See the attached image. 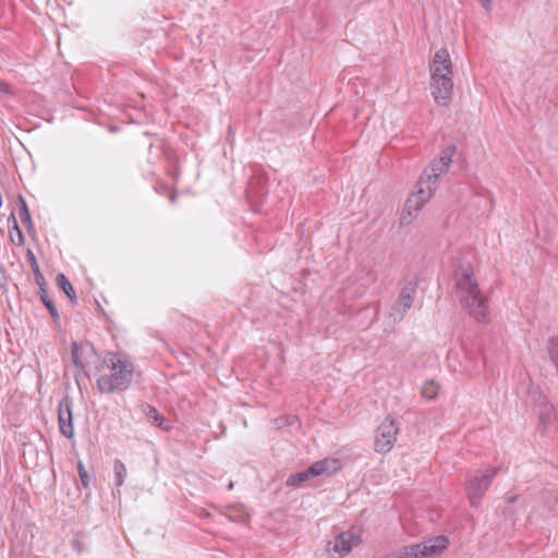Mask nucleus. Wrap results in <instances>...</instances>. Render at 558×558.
<instances>
[{
	"mask_svg": "<svg viewBox=\"0 0 558 558\" xmlns=\"http://www.w3.org/2000/svg\"><path fill=\"white\" fill-rule=\"evenodd\" d=\"M449 545L444 535L427 538L418 544L404 546L397 553L398 558H434L439 556Z\"/></svg>",
	"mask_w": 558,
	"mask_h": 558,
	"instance_id": "obj_5",
	"label": "nucleus"
},
{
	"mask_svg": "<svg viewBox=\"0 0 558 558\" xmlns=\"http://www.w3.org/2000/svg\"><path fill=\"white\" fill-rule=\"evenodd\" d=\"M19 217L23 225L27 227L28 230L33 229L32 217L27 207V204L22 195H19Z\"/></svg>",
	"mask_w": 558,
	"mask_h": 558,
	"instance_id": "obj_17",
	"label": "nucleus"
},
{
	"mask_svg": "<svg viewBox=\"0 0 558 558\" xmlns=\"http://www.w3.org/2000/svg\"><path fill=\"white\" fill-rule=\"evenodd\" d=\"M499 468L494 466L478 471L466 482L468 498L472 507H478L483 496L490 486L493 478L498 474Z\"/></svg>",
	"mask_w": 558,
	"mask_h": 558,
	"instance_id": "obj_6",
	"label": "nucleus"
},
{
	"mask_svg": "<svg viewBox=\"0 0 558 558\" xmlns=\"http://www.w3.org/2000/svg\"><path fill=\"white\" fill-rule=\"evenodd\" d=\"M315 475L310 473V468L306 471L298 472L295 474H291L287 478V486H294L299 487L301 486L305 481H307L310 477H314Z\"/></svg>",
	"mask_w": 558,
	"mask_h": 558,
	"instance_id": "obj_19",
	"label": "nucleus"
},
{
	"mask_svg": "<svg viewBox=\"0 0 558 558\" xmlns=\"http://www.w3.org/2000/svg\"><path fill=\"white\" fill-rule=\"evenodd\" d=\"M454 151L456 148L453 146H448L441 151L439 158L432 160L429 166L423 171L415 190L429 191L430 198L437 189L438 179L448 172Z\"/></svg>",
	"mask_w": 558,
	"mask_h": 558,
	"instance_id": "obj_4",
	"label": "nucleus"
},
{
	"mask_svg": "<svg viewBox=\"0 0 558 558\" xmlns=\"http://www.w3.org/2000/svg\"><path fill=\"white\" fill-rule=\"evenodd\" d=\"M8 223L10 227L9 236H10L11 242L17 246L23 245L25 239H24V235H23L20 227L17 226V221H16L14 214H12L8 218Z\"/></svg>",
	"mask_w": 558,
	"mask_h": 558,
	"instance_id": "obj_16",
	"label": "nucleus"
},
{
	"mask_svg": "<svg viewBox=\"0 0 558 558\" xmlns=\"http://www.w3.org/2000/svg\"><path fill=\"white\" fill-rule=\"evenodd\" d=\"M143 412L151 423L165 429H169L168 426H162L163 417L158 413V411L154 407L145 404L143 405Z\"/></svg>",
	"mask_w": 558,
	"mask_h": 558,
	"instance_id": "obj_18",
	"label": "nucleus"
},
{
	"mask_svg": "<svg viewBox=\"0 0 558 558\" xmlns=\"http://www.w3.org/2000/svg\"><path fill=\"white\" fill-rule=\"evenodd\" d=\"M0 93L1 94H8L9 93V85L0 78Z\"/></svg>",
	"mask_w": 558,
	"mask_h": 558,
	"instance_id": "obj_28",
	"label": "nucleus"
},
{
	"mask_svg": "<svg viewBox=\"0 0 558 558\" xmlns=\"http://www.w3.org/2000/svg\"><path fill=\"white\" fill-rule=\"evenodd\" d=\"M57 282H58L59 287L62 289V291L66 294V296L71 301L76 300V294L73 289V286L71 284V282L68 280V278L63 274H59L57 276Z\"/></svg>",
	"mask_w": 558,
	"mask_h": 558,
	"instance_id": "obj_20",
	"label": "nucleus"
},
{
	"mask_svg": "<svg viewBox=\"0 0 558 558\" xmlns=\"http://www.w3.org/2000/svg\"><path fill=\"white\" fill-rule=\"evenodd\" d=\"M26 256H27V260H28V263H29V265H31V267L33 269V272L35 275L36 281L41 287L43 282H44V276L40 272V269H39L38 263L36 260L35 254L33 253V251L27 250Z\"/></svg>",
	"mask_w": 558,
	"mask_h": 558,
	"instance_id": "obj_23",
	"label": "nucleus"
},
{
	"mask_svg": "<svg viewBox=\"0 0 558 558\" xmlns=\"http://www.w3.org/2000/svg\"><path fill=\"white\" fill-rule=\"evenodd\" d=\"M341 469V462L337 458H326L324 460L317 461L310 466V473L319 476V475H331L338 470Z\"/></svg>",
	"mask_w": 558,
	"mask_h": 558,
	"instance_id": "obj_13",
	"label": "nucleus"
},
{
	"mask_svg": "<svg viewBox=\"0 0 558 558\" xmlns=\"http://www.w3.org/2000/svg\"><path fill=\"white\" fill-rule=\"evenodd\" d=\"M399 428L393 420L387 417L377 428L375 437V450L377 452H388L393 447Z\"/></svg>",
	"mask_w": 558,
	"mask_h": 558,
	"instance_id": "obj_8",
	"label": "nucleus"
},
{
	"mask_svg": "<svg viewBox=\"0 0 558 558\" xmlns=\"http://www.w3.org/2000/svg\"><path fill=\"white\" fill-rule=\"evenodd\" d=\"M232 487H233V483H232V482H230V483H229V488L231 489Z\"/></svg>",
	"mask_w": 558,
	"mask_h": 558,
	"instance_id": "obj_31",
	"label": "nucleus"
},
{
	"mask_svg": "<svg viewBox=\"0 0 558 558\" xmlns=\"http://www.w3.org/2000/svg\"><path fill=\"white\" fill-rule=\"evenodd\" d=\"M416 292V286L412 282H408L401 290L398 300L391 306L389 311V318L395 323L400 322L405 313L411 308L413 299Z\"/></svg>",
	"mask_w": 558,
	"mask_h": 558,
	"instance_id": "obj_9",
	"label": "nucleus"
},
{
	"mask_svg": "<svg viewBox=\"0 0 558 558\" xmlns=\"http://www.w3.org/2000/svg\"><path fill=\"white\" fill-rule=\"evenodd\" d=\"M40 288H43V286ZM41 291H43V294H41L43 303L46 305V307L49 310L50 314L54 318L58 317V313H57L56 307L53 306L52 301L47 296V294L45 293L44 289H41Z\"/></svg>",
	"mask_w": 558,
	"mask_h": 558,
	"instance_id": "obj_24",
	"label": "nucleus"
},
{
	"mask_svg": "<svg viewBox=\"0 0 558 558\" xmlns=\"http://www.w3.org/2000/svg\"><path fill=\"white\" fill-rule=\"evenodd\" d=\"M452 62L447 49H439L430 64V92L438 106L446 107L452 99Z\"/></svg>",
	"mask_w": 558,
	"mask_h": 558,
	"instance_id": "obj_3",
	"label": "nucleus"
},
{
	"mask_svg": "<svg viewBox=\"0 0 558 558\" xmlns=\"http://www.w3.org/2000/svg\"><path fill=\"white\" fill-rule=\"evenodd\" d=\"M113 471H114V478H116V485L122 486L124 484V481L128 475V471L123 462L120 460H116L113 464Z\"/></svg>",
	"mask_w": 558,
	"mask_h": 558,
	"instance_id": "obj_22",
	"label": "nucleus"
},
{
	"mask_svg": "<svg viewBox=\"0 0 558 558\" xmlns=\"http://www.w3.org/2000/svg\"><path fill=\"white\" fill-rule=\"evenodd\" d=\"M95 355L96 351L89 342L72 343V360L78 368L84 369Z\"/></svg>",
	"mask_w": 558,
	"mask_h": 558,
	"instance_id": "obj_12",
	"label": "nucleus"
},
{
	"mask_svg": "<svg viewBox=\"0 0 558 558\" xmlns=\"http://www.w3.org/2000/svg\"><path fill=\"white\" fill-rule=\"evenodd\" d=\"M536 515L545 521L558 518V495L544 502V505L537 509Z\"/></svg>",
	"mask_w": 558,
	"mask_h": 558,
	"instance_id": "obj_15",
	"label": "nucleus"
},
{
	"mask_svg": "<svg viewBox=\"0 0 558 558\" xmlns=\"http://www.w3.org/2000/svg\"><path fill=\"white\" fill-rule=\"evenodd\" d=\"M361 542L359 535L347 531L338 534L333 539L328 542L327 551L331 558H342L352 551Z\"/></svg>",
	"mask_w": 558,
	"mask_h": 558,
	"instance_id": "obj_7",
	"label": "nucleus"
},
{
	"mask_svg": "<svg viewBox=\"0 0 558 558\" xmlns=\"http://www.w3.org/2000/svg\"><path fill=\"white\" fill-rule=\"evenodd\" d=\"M454 279L460 303L463 308H465L468 314L476 322H488L489 313L487 301L474 278L472 266L469 263L457 265Z\"/></svg>",
	"mask_w": 558,
	"mask_h": 558,
	"instance_id": "obj_1",
	"label": "nucleus"
},
{
	"mask_svg": "<svg viewBox=\"0 0 558 558\" xmlns=\"http://www.w3.org/2000/svg\"><path fill=\"white\" fill-rule=\"evenodd\" d=\"M134 366L121 353L107 354L102 373L97 379V389L101 393H114L126 390L133 380Z\"/></svg>",
	"mask_w": 558,
	"mask_h": 558,
	"instance_id": "obj_2",
	"label": "nucleus"
},
{
	"mask_svg": "<svg viewBox=\"0 0 558 558\" xmlns=\"http://www.w3.org/2000/svg\"><path fill=\"white\" fill-rule=\"evenodd\" d=\"M483 7V9L489 13L492 11V7H493V3H492V0H478Z\"/></svg>",
	"mask_w": 558,
	"mask_h": 558,
	"instance_id": "obj_27",
	"label": "nucleus"
},
{
	"mask_svg": "<svg viewBox=\"0 0 558 558\" xmlns=\"http://www.w3.org/2000/svg\"><path fill=\"white\" fill-rule=\"evenodd\" d=\"M73 414H72V402L69 397H64L58 407V421L61 434L66 438H72L74 435L73 428Z\"/></svg>",
	"mask_w": 558,
	"mask_h": 558,
	"instance_id": "obj_11",
	"label": "nucleus"
},
{
	"mask_svg": "<svg viewBox=\"0 0 558 558\" xmlns=\"http://www.w3.org/2000/svg\"><path fill=\"white\" fill-rule=\"evenodd\" d=\"M506 500L509 504H513L517 500V496H507Z\"/></svg>",
	"mask_w": 558,
	"mask_h": 558,
	"instance_id": "obj_29",
	"label": "nucleus"
},
{
	"mask_svg": "<svg viewBox=\"0 0 558 558\" xmlns=\"http://www.w3.org/2000/svg\"><path fill=\"white\" fill-rule=\"evenodd\" d=\"M429 201V191L415 190L412 193L404 205L403 213L400 217V223L402 226L410 225L412 220L417 216L421 208Z\"/></svg>",
	"mask_w": 558,
	"mask_h": 558,
	"instance_id": "obj_10",
	"label": "nucleus"
},
{
	"mask_svg": "<svg viewBox=\"0 0 558 558\" xmlns=\"http://www.w3.org/2000/svg\"><path fill=\"white\" fill-rule=\"evenodd\" d=\"M536 520H537V518H535V521H536ZM530 522H531L532 524L534 523V517H533V515H531V517H530Z\"/></svg>",
	"mask_w": 558,
	"mask_h": 558,
	"instance_id": "obj_30",
	"label": "nucleus"
},
{
	"mask_svg": "<svg viewBox=\"0 0 558 558\" xmlns=\"http://www.w3.org/2000/svg\"><path fill=\"white\" fill-rule=\"evenodd\" d=\"M294 420H295V417H293V416L292 417H287V418L280 417L276 422H277L278 426H282L284 424L286 425H291Z\"/></svg>",
	"mask_w": 558,
	"mask_h": 558,
	"instance_id": "obj_26",
	"label": "nucleus"
},
{
	"mask_svg": "<svg viewBox=\"0 0 558 558\" xmlns=\"http://www.w3.org/2000/svg\"><path fill=\"white\" fill-rule=\"evenodd\" d=\"M556 420V413L550 404H543L538 410V430L542 435H548L550 427Z\"/></svg>",
	"mask_w": 558,
	"mask_h": 558,
	"instance_id": "obj_14",
	"label": "nucleus"
},
{
	"mask_svg": "<svg viewBox=\"0 0 558 558\" xmlns=\"http://www.w3.org/2000/svg\"><path fill=\"white\" fill-rule=\"evenodd\" d=\"M439 391V385L434 380H427L424 383L421 389V393L424 398L433 400L437 397Z\"/></svg>",
	"mask_w": 558,
	"mask_h": 558,
	"instance_id": "obj_21",
	"label": "nucleus"
},
{
	"mask_svg": "<svg viewBox=\"0 0 558 558\" xmlns=\"http://www.w3.org/2000/svg\"><path fill=\"white\" fill-rule=\"evenodd\" d=\"M78 474L83 486L87 488L89 484V476L82 462H78Z\"/></svg>",
	"mask_w": 558,
	"mask_h": 558,
	"instance_id": "obj_25",
	"label": "nucleus"
}]
</instances>
